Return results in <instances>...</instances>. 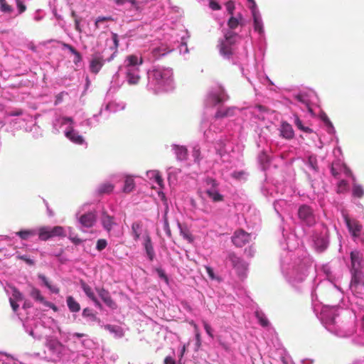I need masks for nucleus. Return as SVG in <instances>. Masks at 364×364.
<instances>
[{
	"label": "nucleus",
	"instance_id": "nucleus-1",
	"mask_svg": "<svg viewBox=\"0 0 364 364\" xmlns=\"http://www.w3.org/2000/svg\"><path fill=\"white\" fill-rule=\"evenodd\" d=\"M294 253L287 252V257L282 259L281 268L287 282L293 287H296L302 283L306 276L307 260L294 258Z\"/></svg>",
	"mask_w": 364,
	"mask_h": 364
},
{
	"label": "nucleus",
	"instance_id": "nucleus-2",
	"mask_svg": "<svg viewBox=\"0 0 364 364\" xmlns=\"http://www.w3.org/2000/svg\"><path fill=\"white\" fill-rule=\"evenodd\" d=\"M147 88L155 94L173 88V70L163 66H154L147 72Z\"/></svg>",
	"mask_w": 364,
	"mask_h": 364
},
{
	"label": "nucleus",
	"instance_id": "nucleus-3",
	"mask_svg": "<svg viewBox=\"0 0 364 364\" xmlns=\"http://www.w3.org/2000/svg\"><path fill=\"white\" fill-rule=\"evenodd\" d=\"M338 306L324 307L320 315V319L325 328L331 333L339 337H348L353 334V329H348L345 324H338L337 318L339 313Z\"/></svg>",
	"mask_w": 364,
	"mask_h": 364
},
{
	"label": "nucleus",
	"instance_id": "nucleus-4",
	"mask_svg": "<svg viewBox=\"0 0 364 364\" xmlns=\"http://www.w3.org/2000/svg\"><path fill=\"white\" fill-rule=\"evenodd\" d=\"M48 330L46 326H36L31 330H26V331L35 339L41 340L43 338L46 339L45 346L50 350L51 355L48 356L44 352V355L40 357L42 359L53 361L58 358L62 353L63 345L56 338L49 335L47 332Z\"/></svg>",
	"mask_w": 364,
	"mask_h": 364
},
{
	"label": "nucleus",
	"instance_id": "nucleus-5",
	"mask_svg": "<svg viewBox=\"0 0 364 364\" xmlns=\"http://www.w3.org/2000/svg\"><path fill=\"white\" fill-rule=\"evenodd\" d=\"M350 295L348 296V302L355 315L358 311L364 309V274H355L352 276L349 285Z\"/></svg>",
	"mask_w": 364,
	"mask_h": 364
},
{
	"label": "nucleus",
	"instance_id": "nucleus-6",
	"mask_svg": "<svg viewBox=\"0 0 364 364\" xmlns=\"http://www.w3.org/2000/svg\"><path fill=\"white\" fill-rule=\"evenodd\" d=\"M142 63L143 59L141 56L130 55L126 58L124 65L120 66L119 71L124 75L129 85H136L139 82L141 79L139 66Z\"/></svg>",
	"mask_w": 364,
	"mask_h": 364
},
{
	"label": "nucleus",
	"instance_id": "nucleus-7",
	"mask_svg": "<svg viewBox=\"0 0 364 364\" xmlns=\"http://www.w3.org/2000/svg\"><path fill=\"white\" fill-rule=\"evenodd\" d=\"M74 119L72 117L58 116L53 122V128L55 133H59L60 129L65 127L64 134L72 142L76 144H83L85 139L78 132L74 129Z\"/></svg>",
	"mask_w": 364,
	"mask_h": 364
},
{
	"label": "nucleus",
	"instance_id": "nucleus-8",
	"mask_svg": "<svg viewBox=\"0 0 364 364\" xmlns=\"http://www.w3.org/2000/svg\"><path fill=\"white\" fill-rule=\"evenodd\" d=\"M237 38L235 33L230 31L225 35L223 38L220 39L218 48L220 55L226 59L233 58L237 49Z\"/></svg>",
	"mask_w": 364,
	"mask_h": 364
},
{
	"label": "nucleus",
	"instance_id": "nucleus-9",
	"mask_svg": "<svg viewBox=\"0 0 364 364\" xmlns=\"http://www.w3.org/2000/svg\"><path fill=\"white\" fill-rule=\"evenodd\" d=\"M87 206V204L82 206L75 214L80 228L82 231H86L85 229L93 227L97 222V215L95 210H89L87 212L82 213Z\"/></svg>",
	"mask_w": 364,
	"mask_h": 364
},
{
	"label": "nucleus",
	"instance_id": "nucleus-10",
	"mask_svg": "<svg viewBox=\"0 0 364 364\" xmlns=\"http://www.w3.org/2000/svg\"><path fill=\"white\" fill-rule=\"evenodd\" d=\"M315 248L318 251L324 250L328 245V229L323 224L316 226L311 235Z\"/></svg>",
	"mask_w": 364,
	"mask_h": 364
},
{
	"label": "nucleus",
	"instance_id": "nucleus-11",
	"mask_svg": "<svg viewBox=\"0 0 364 364\" xmlns=\"http://www.w3.org/2000/svg\"><path fill=\"white\" fill-rule=\"evenodd\" d=\"M240 112V109L235 107H228L226 109H219L215 115L214 122L211 123L208 129L204 130V135L207 139L210 138L211 132H216L220 130L217 127L218 120L220 118L232 117Z\"/></svg>",
	"mask_w": 364,
	"mask_h": 364
},
{
	"label": "nucleus",
	"instance_id": "nucleus-12",
	"mask_svg": "<svg viewBox=\"0 0 364 364\" xmlns=\"http://www.w3.org/2000/svg\"><path fill=\"white\" fill-rule=\"evenodd\" d=\"M344 220L353 240L361 242L364 245V230L362 225L356 220L350 219L344 215Z\"/></svg>",
	"mask_w": 364,
	"mask_h": 364
},
{
	"label": "nucleus",
	"instance_id": "nucleus-13",
	"mask_svg": "<svg viewBox=\"0 0 364 364\" xmlns=\"http://www.w3.org/2000/svg\"><path fill=\"white\" fill-rule=\"evenodd\" d=\"M298 218L304 226L311 227L316 223L317 218L314 210L307 205H302L298 209Z\"/></svg>",
	"mask_w": 364,
	"mask_h": 364
},
{
	"label": "nucleus",
	"instance_id": "nucleus-14",
	"mask_svg": "<svg viewBox=\"0 0 364 364\" xmlns=\"http://www.w3.org/2000/svg\"><path fill=\"white\" fill-rule=\"evenodd\" d=\"M108 50L104 49L102 51L95 50L91 55L90 61V70L92 73L97 74L99 73L105 63L107 61Z\"/></svg>",
	"mask_w": 364,
	"mask_h": 364
},
{
	"label": "nucleus",
	"instance_id": "nucleus-15",
	"mask_svg": "<svg viewBox=\"0 0 364 364\" xmlns=\"http://www.w3.org/2000/svg\"><path fill=\"white\" fill-rule=\"evenodd\" d=\"M228 98V95H226L223 87L218 85L213 88L208 92L205 100V104L206 106H215L226 101Z\"/></svg>",
	"mask_w": 364,
	"mask_h": 364
},
{
	"label": "nucleus",
	"instance_id": "nucleus-16",
	"mask_svg": "<svg viewBox=\"0 0 364 364\" xmlns=\"http://www.w3.org/2000/svg\"><path fill=\"white\" fill-rule=\"evenodd\" d=\"M205 193L213 202L218 203L223 200L224 197L218 189L219 184L215 179L207 178L205 181Z\"/></svg>",
	"mask_w": 364,
	"mask_h": 364
},
{
	"label": "nucleus",
	"instance_id": "nucleus-17",
	"mask_svg": "<svg viewBox=\"0 0 364 364\" xmlns=\"http://www.w3.org/2000/svg\"><path fill=\"white\" fill-rule=\"evenodd\" d=\"M228 260L240 277L246 276L248 264L245 261L237 257L234 253H229Z\"/></svg>",
	"mask_w": 364,
	"mask_h": 364
},
{
	"label": "nucleus",
	"instance_id": "nucleus-18",
	"mask_svg": "<svg viewBox=\"0 0 364 364\" xmlns=\"http://www.w3.org/2000/svg\"><path fill=\"white\" fill-rule=\"evenodd\" d=\"M352 276L355 274H364V264L361 254L358 251L350 253Z\"/></svg>",
	"mask_w": 364,
	"mask_h": 364
},
{
	"label": "nucleus",
	"instance_id": "nucleus-19",
	"mask_svg": "<svg viewBox=\"0 0 364 364\" xmlns=\"http://www.w3.org/2000/svg\"><path fill=\"white\" fill-rule=\"evenodd\" d=\"M251 236L242 230L235 232L232 237L233 244L237 247H242L250 242Z\"/></svg>",
	"mask_w": 364,
	"mask_h": 364
},
{
	"label": "nucleus",
	"instance_id": "nucleus-20",
	"mask_svg": "<svg viewBox=\"0 0 364 364\" xmlns=\"http://www.w3.org/2000/svg\"><path fill=\"white\" fill-rule=\"evenodd\" d=\"M11 295L9 296V303L11 306V309L14 313L17 314L19 305L18 304V301H22L23 300V296L21 292H20L16 288L11 287Z\"/></svg>",
	"mask_w": 364,
	"mask_h": 364
},
{
	"label": "nucleus",
	"instance_id": "nucleus-21",
	"mask_svg": "<svg viewBox=\"0 0 364 364\" xmlns=\"http://www.w3.org/2000/svg\"><path fill=\"white\" fill-rule=\"evenodd\" d=\"M254 21V28L259 33L264 32L263 22L257 6L250 9Z\"/></svg>",
	"mask_w": 364,
	"mask_h": 364
},
{
	"label": "nucleus",
	"instance_id": "nucleus-22",
	"mask_svg": "<svg viewBox=\"0 0 364 364\" xmlns=\"http://www.w3.org/2000/svg\"><path fill=\"white\" fill-rule=\"evenodd\" d=\"M331 172L332 175L338 178L340 173H343L346 176H350V170L343 164H341L340 161L333 162L331 166Z\"/></svg>",
	"mask_w": 364,
	"mask_h": 364
},
{
	"label": "nucleus",
	"instance_id": "nucleus-23",
	"mask_svg": "<svg viewBox=\"0 0 364 364\" xmlns=\"http://www.w3.org/2000/svg\"><path fill=\"white\" fill-rule=\"evenodd\" d=\"M102 227L105 230L109 232L113 227L116 225L114 218L107 214L106 211H103L100 218Z\"/></svg>",
	"mask_w": 364,
	"mask_h": 364
},
{
	"label": "nucleus",
	"instance_id": "nucleus-24",
	"mask_svg": "<svg viewBox=\"0 0 364 364\" xmlns=\"http://www.w3.org/2000/svg\"><path fill=\"white\" fill-rule=\"evenodd\" d=\"M142 238L144 240L143 245L144 247L146 254L149 260L152 261L154 258L155 253L151 243V237L148 233H146L143 235Z\"/></svg>",
	"mask_w": 364,
	"mask_h": 364
},
{
	"label": "nucleus",
	"instance_id": "nucleus-25",
	"mask_svg": "<svg viewBox=\"0 0 364 364\" xmlns=\"http://www.w3.org/2000/svg\"><path fill=\"white\" fill-rule=\"evenodd\" d=\"M96 291H97L99 296L102 299V300L105 302V304L107 306H109L112 309L115 308L116 304L112 299L108 291L105 290L103 288H96Z\"/></svg>",
	"mask_w": 364,
	"mask_h": 364
},
{
	"label": "nucleus",
	"instance_id": "nucleus-26",
	"mask_svg": "<svg viewBox=\"0 0 364 364\" xmlns=\"http://www.w3.org/2000/svg\"><path fill=\"white\" fill-rule=\"evenodd\" d=\"M279 130L281 136L287 139H291L294 136V132L291 125L287 122H282Z\"/></svg>",
	"mask_w": 364,
	"mask_h": 364
},
{
	"label": "nucleus",
	"instance_id": "nucleus-27",
	"mask_svg": "<svg viewBox=\"0 0 364 364\" xmlns=\"http://www.w3.org/2000/svg\"><path fill=\"white\" fill-rule=\"evenodd\" d=\"M81 288L85 294L95 303L96 306L100 307L101 304L95 295L92 288L85 282H81Z\"/></svg>",
	"mask_w": 364,
	"mask_h": 364
},
{
	"label": "nucleus",
	"instance_id": "nucleus-28",
	"mask_svg": "<svg viewBox=\"0 0 364 364\" xmlns=\"http://www.w3.org/2000/svg\"><path fill=\"white\" fill-rule=\"evenodd\" d=\"M147 178L151 181L153 183H155L160 188H163V179L159 173V172L156 170H151L146 171Z\"/></svg>",
	"mask_w": 364,
	"mask_h": 364
},
{
	"label": "nucleus",
	"instance_id": "nucleus-29",
	"mask_svg": "<svg viewBox=\"0 0 364 364\" xmlns=\"http://www.w3.org/2000/svg\"><path fill=\"white\" fill-rule=\"evenodd\" d=\"M172 149L178 160L184 161L187 159L188 151L185 146L173 144L172 145Z\"/></svg>",
	"mask_w": 364,
	"mask_h": 364
},
{
	"label": "nucleus",
	"instance_id": "nucleus-30",
	"mask_svg": "<svg viewBox=\"0 0 364 364\" xmlns=\"http://www.w3.org/2000/svg\"><path fill=\"white\" fill-rule=\"evenodd\" d=\"M142 232V223L140 221L134 222L132 225L131 235L135 241L139 240Z\"/></svg>",
	"mask_w": 364,
	"mask_h": 364
},
{
	"label": "nucleus",
	"instance_id": "nucleus-31",
	"mask_svg": "<svg viewBox=\"0 0 364 364\" xmlns=\"http://www.w3.org/2000/svg\"><path fill=\"white\" fill-rule=\"evenodd\" d=\"M102 111H100L98 114H94L91 118H88L80 122V125L82 127L85 126L89 129L95 127L99 123V116L102 114Z\"/></svg>",
	"mask_w": 364,
	"mask_h": 364
},
{
	"label": "nucleus",
	"instance_id": "nucleus-32",
	"mask_svg": "<svg viewBox=\"0 0 364 364\" xmlns=\"http://www.w3.org/2000/svg\"><path fill=\"white\" fill-rule=\"evenodd\" d=\"M117 6H123L127 4H130L136 10L140 9L141 1L139 0H110Z\"/></svg>",
	"mask_w": 364,
	"mask_h": 364
},
{
	"label": "nucleus",
	"instance_id": "nucleus-33",
	"mask_svg": "<svg viewBox=\"0 0 364 364\" xmlns=\"http://www.w3.org/2000/svg\"><path fill=\"white\" fill-rule=\"evenodd\" d=\"M105 328L113 333L117 338H122L124 336L123 329L120 326L107 324L105 326Z\"/></svg>",
	"mask_w": 364,
	"mask_h": 364
},
{
	"label": "nucleus",
	"instance_id": "nucleus-34",
	"mask_svg": "<svg viewBox=\"0 0 364 364\" xmlns=\"http://www.w3.org/2000/svg\"><path fill=\"white\" fill-rule=\"evenodd\" d=\"M29 296L31 298H33L36 301L40 302L43 304L46 301V299L44 296L41 294L40 290L35 287H31L29 291Z\"/></svg>",
	"mask_w": 364,
	"mask_h": 364
},
{
	"label": "nucleus",
	"instance_id": "nucleus-35",
	"mask_svg": "<svg viewBox=\"0 0 364 364\" xmlns=\"http://www.w3.org/2000/svg\"><path fill=\"white\" fill-rule=\"evenodd\" d=\"M67 305L71 312H78L80 310V306L72 296H69L66 299Z\"/></svg>",
	"mask_w": 364,
	"mask_h": 364
},
{
	"label": "nucleus",
	"instance_id": "nucleus-36",
	"mask_svg": "<svg viewBox=\"0 0 364 364\" xmlns=\"http://www.w3.org/2000/svg\"><path fill=\"white\" fill-rule=\"evenodd\" d=\"M38 236L39 239L41 240H47L49 238L52 237L50 228L49 227H43L38 230Z\"/></svg>",
	"mask_w": 364,
	"mask_h": 364
},
{
	"label": "nucleus",
	"instance_id": "nucleus-37",
	"mask_svg": "<svg viewBox=\"0 0 364 364\" xmlns=\"http://www.w3.org/2000/svg\"><path fill=\"white\" fill-rule=\"evenodd\" d=\"M112 40L114 43V46L110 48L112 50V53L107 58V62H110L115 57L116 53H117V47L119 46V41L117 34L114 33L112 36Z\"/></svg>",
	"mask_w": 364,
	"mask_h": 364
},
{
	"label": "nucleus",
	"instance_id": "nucleus-38",
	"mask_svg": "<svg viewBox=\"0 0 364 364\" xmlns=\"http://www.w3.org/2000/svg\"><path fill=\"white\" fill-rule=\"evenodd\" d=\"M354 341L359 345L364 346V315L362 318L361 328L357 336L354 338Z\"/></svg>",
	"mask_w": 364,
	"mask_h": 364
},
{
	"label": "nucleus",
	"instance_id": "nucleus-39",
	"mask_svg": "<svg viewBox=\"0 0 364 364\" xmlns=\"http://www.w3.org/2000/svg\"><path fill=\"white\" fill-rule=\"evenodd\" d=\"M135 187L134 181L132 177H127L124 181L123 191L124 193L132 192Z\"/></svg>",
	"mask_w": 364,
	"mask_h": 364
},
{
	"label": "nucleus",
	"instance_id": "nucleus-40",
	"mask_svg": "<svg viewBox=\"0 0 364 364\" xmlns=\"http://www.w3.org/2000/svg\"><path fill=\"white\" fill-rule=\"evenodd\" d=\"M178 227L180 230L181 235H182L184 239H186V240H188V242H192V240H193L192 235L191 234L189 230L186 227L183 226L179 223H178Z\"/></svg>",
	"mask_w": 364,
	"mask_h": 364
},
{
	"label": "nucleus",
	"instance_id": "nucleus-41",
	"mask_svg": "<svg viewBox=\"0 0 364 364\" xmlns=\"http://www.w3.org/2000/svg\"><path fill=\"white\" fill-rule=\"evenodd\" d=\"M37 234L36 230H21L16 232V235H18L22 240H27Z\"/></svg>",
	"mask_w": 364,
	"mask_h": 364
},
{
	"label": "nucleus",
	"instance_id": "nucleus-42",
	"mask_svg": "<svg viewBox=\"0 0 364 364\" xmlns=\"http://www.w3.org/2000/svg\"><path fill=\"white\" fill-rule=\"evenodd\" d=\"M255 316L257 317L261 326H262L263 327L268 326L269 321L262 311L257 310L255 311Z\"/></svg>",
	"mask_w": 364,
	"mask_h": 364
},
{
	"label": "nucleus",
	"instance_id": "nucleus-43",
	"mask_svg": "<svg viewBox=\"0 0 364 364\" xmlns=\"http://www.w3.org/2000/svg\"><path fill=\"white\" fill-rule=\"evenodd\" d=\"M294 122L296 124V126L297 127V128L301 130L302 132H306V133H311L312 132V129H310L308 127H304L302 124L301 121L300 120L299 117L297 115H296V114L294 115Z\"/></svg>",
	"mask_w": 364,
	"mask_h": 364
},
{
	"label": "nucleus",
	"instance_id": "nucleus-44",
	"mask_svg": "<svg viewBox=\"0 0 364 364\" xmlns=\"http://www.w3.org/2000/svg\"><path fill=\"white\" fill-rule=\"evenodd\" d=\"M287 203L286 200L280 199L274 203V208L277 214L281 215V212L286 208Z\"/></svg>",
	"mask_w": 364,
	"mask_h": 364
},
{
	"label": "nucleus",
	"instance_id": "nucleus-45",
	"mask_svg": "<svg viewBox=\"0 0 364 364\" xmlns=\"http://www.w3.org/2000/svg\"><path fill=\"white\" fill-rule=\"evenodd\" d=\"M112 190H113V186L109 183L101 184L97 188V191L100 194L109 193L112 192Z\"/></svg>",
	"mask_w": 364,
	"mask_h": 364
},
{
	"label": "nucleus",
	"instance_id": "nucleus-46",
	"mask_svg": "<svg viewBox=\"0 0 364 364\" xmlns=\"http://www.w3.org/2000/svg\"><path fill=\"white\" fill-rule=\"evenodd\" d=\"M107 109L109 110L110 112H117L119 110H122L124 108V104H117L116 102H109L107 107Z\"/></svg>",
	"mask_w": 364,
	"mask_h": 364
},
{
	"label": "nucleus",
	"instance_id": "nucleus-47",
	"mask_svg": "<svg viewBox=\"0 0 364 364\" xmlns=\"http://www.w3.org/2000/svg\"><path fill=\"white\" fill-rule=\"evenodd\" d=\"M307 165L309 168H311L312 170L316 171L318 169L317 166V159L316 156L311 155L308 157V160L306 162Z\"/></svg>",
	"mask_w": 364,
	"mask_h": 364
},
{
	"label": "nucleus",
	"instance_id": "nucleus-48",
	"mask_svg": "<svg viewBox=\"0 0 364 364\" xmlns=\"http://www.w3.org/2000/svg\"><path fill=\"white\" fill-rule=\"evenodd\" d=\"M52 237L55 236H65V230L64 228L61 226H55L53 228H50Z\"/></svg>",
	"mask_w": 364,
	"mask_h": 364
},
{
	"label": "nucleus",
	"instance_id": "nucleus-49",
	"mask_svg": "<svg viewBox=\"0 0 364 364\" xmlns=\"http://www.w3.org/2000/svg\"><path fill=\"white\" fill-rule=\"evenodd\" d=\"M353 194L354 196L360 198L364 195V190L363 187L358 184H354L353 187Z\"/></svg>",
	"mask_w": 364,
	"mask_h": 364
},
{
	"label": "nucleus",
	"instance_id": "nucleus-50",
	"mask_svg": "<svg viewBox=\"0 0 364 364\" xmlns=\"http://www.w3.org/2000/svg\"><path fill=\"white\" fill-rule=\"evenodd\" d=\"M82 316L85 318H89V319L92 321H96L97 320V316L88 308H86L83 310Z\"/></svg>",
	"mask_w": 364,
	"mask_h": 364
},
{
	"label": "nucleus",
	"instance_id": "nucleus-51",
	"mask_svg": "<svg viewBox=\"0 0 364 364\" xmlns=\"http://www.w3.org/2000/svg\"><path fill=\"white\" fill-rule=\"evenodd\" d=\"M269 156L267 155V154L265 151H262L258 156V161L263 166L264 168V166L269 162Z\"/></svg>",
	"mask_w": 364,
	"mask_h": 364
},
{
	"label": "nucleus",
	"instance_id": "nucleus-52",
	"mask_svg": "<svg viewBox=\"0 0 364 364\" xmlns=\"http://www.w3.org/2000/svg\"><path fill=\"white\" fill-rule=\"evenodd\" d=\"M1 9L4 13H11L14 9L13 8L6 3V0H0Z\"/></svg>",
	"mask_w": 364,
	"mask_h": 364
},
{
	"label": "nucleus",
	"instance_id": "nucleus-53",
	"mask_svg": "<svg viewBox=\"0 0 364 364\" xmlns=\"http://www.w3.org/2000/svg\"><path fill=\"white\" fill-rule=\"evenodd\" d=\"M348 188L347 182L345 180H341L338 183L337 191L338 193H343Z\"/></svg>",
	"mask_w": 364,
	"mask_h": 364
},
{
	"label": "nucleus",
	"instance_id": "nucleus-54",
	"mask_svg": "<svg viewBox=\"0 0 364 364\" xmlns=\"http://www.w3.org/2000/svg\"><path fill=\"white\" fill-rule=\"evenodd\" d=\"M323 120L324 122V123L326 124V125L327 126V131L329 134H334L335 133V128L333 127L331 122L329 120V119L325 116L323 118Z\"/></svg>",
	"mask_w": 364,
	"mask_h": 364
},
{
	"label": "nucleus",
	"instance_id": "nucleus-55",
	"mask_svg": "<svg viewBox=\"0 0 364 364\" xmlns=\"http://www.w3.org/2000/svg\"><path fill=\"white\" fill-rule=\"evenodd\" d=\"M16 7H17V9H18V14L17 15H20V14H23V12L26 11V6L25 5V4L23 3V1H21V0H16Z\"/></svg>",
	"mask_w": 364,
	"mask_h": 364
},
{
	"label": "nucleus",
	"instance_id": "nucleus-56",
	"mask_svg": "<svg viewBox=\"0 0 364 364\" xmlns=\"http://www.w3.org/2000/svg\"><path fill=\"white\" fill-rule=\"evenodd\" d=\"M107 245V242L104 239H100L97 242L96 248L98 251L103 250Z\"/></svg>",
	"mask_w": 364,
	"mask_h": 364
},
{
	"label": "nucleus",
	"instance_id": "nucleus-57",
	"mask_svg": "<svg viewBox=\"0 0 364 364\" xmlns=\"http://www.w3.org/2000/svg\"><path fill=\"white\" fill-rule=\"evenodd\" d=\"M203 327H204V329H205L206 333L211 338H213L214 336L213 333V328H211V326L205 321H203Z\"/></svg>",
	"mask_w": 364,
	"mask_h": 364
},
{
	"label": "nucleus",
	"instance_id": "nucleus-58",
	"mask_svg": "<svg viewBox=\"0 0 364 364\" xmlns=\"http://www.w3.org/2000/svg\"><path fill=\"white\" fill-rule=\"evenodd\" d=\"M109 18H110L105 17V16L98 17L95 21V28L99 29L101 27V23L102 22L108 21Z\"/></svg>",
	"mask_w": 364,
	"mask_h": 364
},
{
	"label": "nucleus",
	"instance_id": "nucleus-59",
	"mask_svg": "<svg viewBox=\"0 0 364 364\" xmlns=\"http://www.w3.org/2000/svg\"><path fill=\"white\" fill-rule=\"evenodd\" d=\"M239 24V20L235 17H231L228 21V26L230 28H235Z\"/></svg>",
	"mask_w": 364,
	"mask_h": 364
},
{
	"label": "nucleus",
	"instance_id": "nucleus-60",
	"mask_svg": "<svg viewBox=\"0 0 364 364\" xmlns=\"http://www.w3.org/2000/svg\"><path fill=\"white\" fill-rule=\"evenodd\" d=\"M200 148L198 146H195L193 149V156L194 157L196 162H198L200 161Z\"/></svg>",
	"mask_w": 364,
	"mask_h": 364
},
{
	"label": "nucleus",
	"instance_id": "nucleus-61",
	"mask_svg": "<svg viewBox=\"0 0 364 364\" xmlns=\"http://www.w3.org/2000/svg\"><path fill=\"white\" fill-rule=\"evenodd\" d=\"M193 325V327H194V329H195V331H196V345H197V347H200V344H201V340H200V333L198 332V326L196 323H192Z\"/></svg>",
	"mask_w": 364,
	"mask_h": 364
},
{
	"label": "nucleus",
	"instance_id": "nucleus-62",
	"mask_svg": "<svg viewBox=\"0 0 364 364\" xmlns=\"http://www.w3.org/2000/svg\"><path fill=\"white\" fill-rule=\"evenodd\" d=\"M209 7L213 11H218L221 9L220 5L215 0H208Z\"/></svg>",
	"mask_w": 364,
	"mask_h": 364
},
{
	"label": "nucleus",
	"instance_id": "nucleus-63",
	"mask_svg": "<svg viewBox=\"0 0 364 364\" xmlns=\"http://www.w3.org/2000/svg\"><path fill=\"white\" fill-rule=\"evenodd\" d=\"M296 99L298 102H301V104H304L306 107L309 106L308 100H306V97L303 95H298L296 96Z\"/></svg>",
	"mask_w": 364,
	"mask_h": 364
},
{
	"label": "nucleus",
	"instance_id": "nucleus-64",
	"mask_svg": "<svg viewBox=\"0 0 364 364\" xmlns=\"http://www.w3.org/2000/svg\"><path fill=\"white\" fill-rule=\"evenodd\" d=\"M153 55L155 58H158L161 55H164L166 54L165 52H162L160 48H154L152 51Z\"/></svg>",
	"mask_w": 364,
	"mask_h": 364
}]
</instances>
